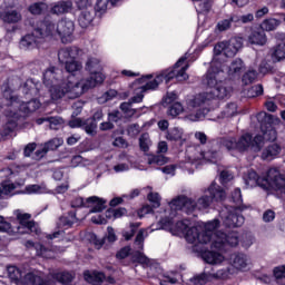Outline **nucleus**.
<instances>
[{"label":"nucleus","mask_w":285,"mask_h":285,"mask_svg":"<svg viewBox=\"0 0 285 285\" xmlns=\"http://www.w3.org/2000/svg\"><path fill=\"white\" fill-rule=\"evenodd\" d=\"M85 68L87 72H89V77L79 79L75 76H69L67 81L62 82V89L51 90L52 101L62 99V97L77 99L81 97V95H85V92H88V90L99 86V83H104L106 76L101 72L102 67L99 57H89Z\"/></svg>","instance_id":"39448f33"},{"label":"nucleus","mask_w":285,"mask_h":285,"mask_svg":"<svg viewBox=\"0 0 285 285\" xmlns=\"http://www.w3.org/2000/svg\"><path fill=\"white\" fill-rule=\"evenodd\" d=\"M137 228H139V223H132L130 225V230L124 232V237L125 239L128 242L129 239H132L134 235H135V230H137Z\"/></svg>","instance_id":"4d7b16f0"},{"label":"nucleus","mask_w":285,"mask_h":285,"mask_svg":"<svg viewBox=\"0 0 285 285\" xmlns=\"http://www.w3.org/2000/svg\"><path fill=\"white\" fill-rule=\"evenodd\" d=\"M49 127L51 130H57L59 127L63 126V118L57 117H48Z\"/></svg>","instance_id":"603ef678"},{"label":"nucleus","mask_w":285,"mask_h":285,"mask_svg":"<svg viewBox=\"0 0 285 285\" xmlns=\"http://www.w3.org/2000/svg\"><path fill=\"white\" fill-rule=\"evenodd\" d=\"M243 179L248 188L259 186L264 190H273L279 199H285V176L277 168L268 169L266 177H259L257 171L248 169Z\"/></svg>","instance_id":"1a4fd4ad"},{"label":"nucleus","mask_w":285,"mask_h":285,"mask_svg":"<svg viewBox=\"0 0 285 285\" xmlns=\"http://www.w3.org/2000/svg\"><path fill=\"white\" fill-rule=\"evenodd\" d=\"M76 6L81 10L78 18L79 26L81 28H89L95 19V10L92 9V3L88 0H76Z\"/></svg>","instance_id":"f3484780"},{"label":"nucleus","mask_w":285,"mask_h":285,"mask_svg":"<svg viewBox=\"0 0 285 285\" xmlns=\"http://www.w3.org/2000/svg\"><path fill=\"white\" fill-rule=\"evenodd\" d=\"M7 271L9 273L10 279H13V282H17L18 284L21 282V271L19 268L9 266Z\"/></svg>","instance_id":"3c124183"},{"label":"nucleus","mask_w":285,"mask_h":285,"mask_svg":"<svg viewBox=\"0 0 285 285\" xmlns=\"http://www.w3.org/2000/svg\"><path fill=\"white\" fill-rule=\"evenodd\" d=\"M72 10V1H59L52 8V14H66Z\"/></svg>","instance_id":"c756f323"},{"label":"nucleus","mask_w":285,"mask_h":285,"mask_svg":"<svg viewBox=\"0 0 285 285\" xmlns=\"http://www.w3.org/2000/svg\"><path fill=\"white\" fill-rule=\"evenodd\" d=\"M232 199L234 204L238 206L239 210H244L246 206L242 205V189L236 188L232 194Z\"/></svg>","instance_id":"8fccbe9b"},{"label":"nucleus","mask_w":285,"mask_h":285,"mask_svg":"<svg viewBox=\"0 0 285 285\" xmlns=\"http://www.w3.org/2000/svg\"><path fill=\"white\" fill-rule=\"evenodd\" d=\"M150 204H153L154 208H159L161 206V196L158 193H149L147 196Z\"/></svg>","instance_id":"864d4df0"},{"label":"nucleus","mask_w":285,"mask_h":285,"mask_svg":"<svg viewBox=\"0 0 285 285\" xmlns=\"http://www.w3.org/2000/svg\"><path fill=\"white\" fill-rule=\"evenodd\" d=\"M140 127L139 125H130L127 129V132L129 135V137H137V135H139L140 132Z\"/></svg>","instance_id":"0e129e2a"},{"label":"nucleus","mask_w":285,"mask_h":285,"mask_svg":"<svg viewBox=\"0 0 285 285\" xmlns=\"http://www.w3.org/2000/svg\"><path fill=\"white\" fill-rule=\"evenodd\" d=\"M223 70H224V76L218 80V83H223L225 88H230V92H233V87L226 86V83L222 81V79H224L226 75L229 77V79H239V77L242 76V70H244V60L236 58L230 62V65L226 69H224V63H223Z\"/></svg>","instance_id":"a211bd4d"},{"label":"nucleus","mask_w":285,"mask_h":285,"mask_svg":"<svg viewBox=\"0 0 285 285\" xmlns=\"http://www.w3.org/2000/svg\"><path fill=\"white\" fill-rule=\"evenodd\" d=\"M259 73H257V70L253 68H248L243 77H242V83L244 86H250V83H254V81H257V77Z\"/></svg>","instance_id":"e433bc0d"},{"label":"nucleus","mask_w":285,"mask_h":285,"mask_svg":"<svg viewBox=\"0 0 285 285\" xmlns=\"http://www.w3.org/2000/svg\"><path fill=\"white\" fill-rule=\"evenodd\" d=\"M224 199H226V190L217 183H212L197 202L184 195L177 196L168 204L167 208L155 212V217L163 230H168L176 237H185L186 242L191 244L194 248L210 244V247L216 250L206 252L203 254V259L207 264L217 266L224 264L227 259L226 252H224L226 247L230 246L233 248L239 244V234L237 232H230L229 234L217 232L219 219L190 227V220H177V217L181 212L190 215L195 210H206V208H210L213 202H224Z\"/></svg>","instance_id":"f257e3e1"},{"label":"nucleus","mask_w":285,"mask_h":285,"mask_svg":"<svg viewBox=\"0 0 285 285\" xmlns=\"http://www.w3.org/2000/svg\"><path fill=\"white\" fill-rule=\"evenodd\" d=\"M83 275H85L86 282L94 285H99L101 284V282L106 279V275H104V273H100V272H92V273L85 272Z\"/></svg>","instance_id":"72a5a7b5"},{"label":"nucleus","mask_w":285,"mask_h":285,"mask_svg":"<svg viewBox=\"0 0 285 285\" xmlns=\"http://www.w3.org/2000/svg\"><path fill=\"white\" fill-rule=\"evenodd\" d=\"M160 170L165 175H169L170 177H175V170H177V165H167V166L163 167Z\"/></svg>","instance_id":"680f3d73"},{"label":"nucleus","mask_w":285,"mask_h":285,"mask_svg":"<svg viewBox=\"0 0 285 285\" xmlns=\"http://www.w3.org/2000/svg\"><path fill=\"white\" fill-rule=\"evenodd\" d=\"M101 119H104V111L101 109H97L92 118H88L86 120L81 118H72L69 121V126L70 128H82L87 135L95 137V135H97V121H101Z\"/></svg>","instance_id":"2eb2a0df"},{"label":"nucleus","mask_w":285,"mask_h":285,"mask_svg":"<svg viewBox=\"0 0 285 285\" xmlns=\"http://www.w3.org/2000/svg\"><path fill=\"white\" fill-rule=\"evenodd\" d=\"M119 0H88L89 3H94V10L104 14L110 6H115Z\"/></svg>","instance_id":"cd10ccee"},{"label":"nucleus","mask_w":285,"mask_h":285,"mask_svg":"<svg viewBox=\"0 0 285 285\" xmlns=\"http://www.w3.org/2000/svg\"><path fill=\"white\" fill-rule=\"evenodd\" d=\"M228 181H233V174L228 170H223L220 173V184L225 186V184H228Z\"/></svg>","instance_id":"13d9d810"},{"label":"nucleus","mask_w":285,"mask_h":285,"mask_svg":"<svg viewBox=\"0 0 285 285\" xmlns=\"http://www.w3.org/2000/svg\"><path fill=\"white\" fill-rule=\"evenodd\" d=\"M244 46V39L240 37H234L229 40H224L215 45L214 57L208 69L204 83L208 88H214L216 97L218 99H228L230 97V88L224 86L218 80L224 78V63L228 58L235 57L242 47Z\"/></svg>","instance_id":"7ed1b4c3"},{"label":"nucleus","mask_w":285,"mask_h":285,"mask_svg":"<svg viewBox=\"0 0 285 285\" xmlns=\"http://www.w3.org/2000/svg\"><path fill=\"white\" fill-rule=\"evenodd\" d=\"M179 274H174L173 276L166 275L164 276V279L160 281V285H170V284H177Z\"/></svg>","instance_id":"6e6d98bb"},{"label":"nucleus","mask_w":285,"mask_h":285,"mask_svg":"<svg viewBox=\"0 0 285 285\" xmlns=\"http://www.w3.org/2000/svg\"><path fill=\"white\" fill-rule=\"evenodd\" d=\"M247 41L252 46H266V33L264 31L252 30L247 36Z\"/></svg>","instance_id":"a878e982"},{"label":"nucleus","mask_w":285,"mask_h":285,"mask_svg":"<svg viewBox=\"0 0 285 285\" xmlns=\"http://www.w3.org/2000/svg\"><path fill=\"white\" fill-rule=\"evenodd\" d=\"M85 161L86 160L83 159V157H81V156H73L71 158V167L72 168H77V166H86Z\"/></svg>","instance_id":"e2e57ef3"},{"label":"nucleus","mask_w":285,"mask_h":285,"mask_svg":"<svg viewBox=\"0 0 285 285\" xmlns=\"http://www.w3.org/2000/svg\"><path fill=\"white\" fill-rule=\"evenodd\" d=\"M22 88L24 95L37 96L39 95V88H41V83L36 82L35 79H28Z\"/></svg>","instance_id":"473e14b6"},{"label":"nucleus","mask_w":285,"mask_h":285,"mask_svg":"<svg viewBox=\"0 0 285 285\" xmlns=\"http://www.w3.org/2000/svg\"><path fill=\"white\" fill-rule=\"evenodd\" d=\"M257 120L261 124L262 135H257L255 138L250 134H245L240 136L237 140L235 137H224L219 140V144L223 148H226L228 153L233 150H238V153H246L248 148L254 150V153H259L264 148L266 141H275L277 139V130L273 127V124H279V118L273 117L265 111H261L257 115Z\"/></svg>","instance_id":"20e7f679"},{"label":"nucleus","mask_w":285,"mask_h":285,"mask_svg":"<svg viewBox=\"0 0 285 285\" xmlns=\"http://www.w3.org/2000/svg\"><path fill=\"white\" fill-rule=\"evenodd\" d=\"M223 226L226 228H237L244 224V217L237 213V207H224L219 212Z\"/></svg>","instance_id":"dca6fc26"},{"label":"nucleus","mask_w":285,"mask_h":285,"mask_svg":"<svg viewBox=\"0 0 285 285\" xmlns=\"http://www.w3.org/2000/svg\"><path fill=\"white\" fill-rule=\"evenodd\" d=\"M26 246L27 248H35L37 255H39V257H45V259H52L55 253L59 250L57 247L48 249L43 244H35L32 240H27Z\"/></svg>","instance_id":"4be33fe9"},{"label":"nucleus","mask_w":285,"mask_h":285,"mask_svg":"<svg viewBox=\"0 0 285 285\" xmlns=\"http://www.w3.org/2000/svg\"><path fill=\"white\" fill-rule=\"evenodd\" d=\"M190 55L185 53L173 68L163 70L159 73H156V76L146 75L136 79L130 85V88L134 91V97H131L128 102H122L120 105V110L126 114L130 112L132 104H141L144 101V94L148 92V90H157L164 81L165 83H170L173 79L186 81V79H188L186 70L190 68Z\"/></svg>","instance_id":"f03ea898"},{"label":"nucleus","mask_w":285,"mask_h":285,"mask_svg":"<svg viewBox=\"0 0 285 285\" xmlns=\"http://www.w3.org/2000/svg\"><path fill=\"white\" fill-rule=\"evenodd\" d=\"M117 90H108L101 97L98 98V104H107V101H112V99L117 98Z\"/></svg>","instance_id":"49530a36"},{"label":"nucleus","mask_w":285,"mask_h":285,"mask_svg":"<svg viewBox=\"0 0 285 285\" xmlns=\"http://www.w3.org/2000/svg\"><path fill=\"white\" fill-rule=\"evenodd\" d=\"M273 61H282L285 59V43L276 46L274 52L272 53Z\"/></svg>","instance_id":"37998d69"},{"label":"nucleus","mask_w":285,"mask_h":285,"mask_svg":"<svg viewBox=\"0 0 285 285\" xmlns=\"http://www.w3.org/2000/svg\"><path fill=\"white\" fill-rule=\"evenodd\" d=\"M255 244V236L253 234H245L242 239V246L244 248H250Z\"/></svg>","instance_id":"5fc2aeb1"},{"label":"nucleus","mask_w":285,"mask_h":285,"mask_svg":"<svg viewBox=\"0 0 285 285\" xmlns=\"http://www.w3.org/2000/svg\"><path fill=\"white\" fill-rule=\"evenodd\" d=\"M49 277H51L55 282H60V284H70L75 276L70 272H52L49 274Z\"/></svg>","instance_id":"7c9ffc66"},{"label":"nucleus","mask_w":285,"mask_h":285,"mask_svg":"<svg viewBox=\"0 0 285 285\" xmlns=\"http://www.w3.org/2000/svg\"><path fill=\"white\" fill-rule=\"evenodd\" d=\"M0 19L6 23H18V21H21V13L7 9L4 12H0Z\"/></svg>","instance_id":"2f4dec72"},{"label":"nucleus","mask_w":285,"mask_h":285,"mask_svg":"<svg viewBox=\"0 0 285 285\" xmlns=\"http://www.w3.org/2000/svg\"><path fill=\"white\" fill-rule=\"evenodd\" d=\"M85 208H91L90 213H101V210H106V199L90 196L86 199Z\"/></svg>","instance_id":"b1692460"},{"label":"nucleus","mask_w":285,"mask_h":285,"mask_svg":"<svg viewBox=\"0 0 285 285\" xmlns=\"http://www.w3.org/2000/svg\"><path fill=\"white\" fill-rule=\"evenodd\" d=\"M279 153H282V147H279V145L277 144H272L266 147V149L263 151L262 157L263 159H275V157H277Z\"/></svg>","instance_id":"f704fd0d"},{"label":"nucleus","mask_w":285,"mask_h":285,"mask_svg":"<svg viewBox=\"0 0 285 285\" xmlns=\"http://www.w3.org/2000/svg\"><path fill=\"white\" fill-rule=\"evenodd\" d=\"M26 195H43L48 193V187L46 184H40V185H28L24 188Z\"/></svg>","instance_id":"c9c22d12"},{"label":"nucleus","mask_w":285,"mask_h":285,"mask_svg":"<svg viewBox=\"0 0 285 285\" xmlns=\"http://www.w3.org/2000/svg\"><path fill=\"white\" fill-rule=\"evenodd\" d=\"M222 159V153L217 148H212L207 151L202 150L199 145H190L186 149L185 161L179 163V168L188 170L189 174L195 173V168H199L205 161L217 164Z\"/></svg>","instance_id":"9d476101"},{"label":"nucleus","mask_w":285,"mask_h":285,"mask_svg":"<svg viewBox=\"0 0 285 285\" xmlns=\"http://www.w3.org/2000/svg\"><path fill=\"white\" fill-rule=\"evenodd\" d=\"M239 112L237 110V105L235 102L227 104L224 111L222 112L223 117H235Z\"/></svg>","instance_id":"de8ad7c7"},{"label":"nucleus","mask_w":285,"mask_h":285,"mask_svg":"<svg viewBox=\"0 0 285 285\" xmlns=\"http://www.w3.org/2000/svg\"><path fill=\"white\" fill-rule=\"evenodd\" d=\"M63 145V138H53L46 142L45 145H40L39 148L35 153V159H41L46 157L49 150H57L59 146Z\"/></svg>","instance_id":"412c9836"},{"label":"nucleus","mask_w":285,"mask_h":285,"mask_svg":"<svg viewBox=\"0 0 285 285\" xmlns=\"http://www.w3.org/2000/svg\"><path fill=\"white\" fill-rule=\"evenodd\" d=\"M259 95H264V87L262 85H256V86H253L252 88H249L247 90V92L245 94V96L248 98V99H253L255 97H259Z\"/></svg>","instance_id":"c03bdc74"},{"label":"nucleus","mask_w":285,"mask_h":285,"mask_svg":"<svg viewBox=\"0 0 285 285\" xmlns=\"http://www.w3.org/2000/svg\"><path fill=\"white\" fill-rule=\"evenodd\" d=\"M215 99H219L217 91H215L214 88L207 86L205 92L195 96H188L185 99V109L180 102H175L168 108L167 115H169V117H179L181 112H185L189 121H200V119H204L210 111V109L204 106H206L208 101H213Z\"/></svg>","instance_id":"6e6552de"},{"label":"nucleus","mask_w":285,"mask_h":285,"mask_svg":"<svg viewBox=\"0 0 285 285\" xmlns=\"http://www.w3.org/2000/svg\"><path fill=\"white\" fill-rule=\"evenodd\" d=\"M274 277L276 279H284L285 277V265H281L274 268Z\"/></svg>","instance_id":"bf43d9fd"},{"label":"nucleus","mask_w":285,"mask_h":285,"mask_svg":"<svg viewBox=\"0 0 285 285\" xmlns=\"http://www.w3.org/2000/svg\"><path fill=\"white\" fill-rule=\"evenodd\" d=\"M229 262L236 271H248L250 268V257L244 253L232 254Z\"/></svg>","instance_id":"aec40b11"},{"label":"nucleus","mask_w":285,"mask_h":285,"mask_svg":"<svg viewBox=\"0 0 285 285\" xmlns=\"http://www.w3.org/2000/svg\"><path fill=\"white\" fill-rule=\"evenodd\" d=\"M139 146L144 153H148L151 146L150 136L148 134H142L139 138Z\"/></svg>","instance_id":"a18cd8bd"},{"label":"nucleus","mask_w":285,"mask_h":285,"mask_svg":"<svg viewBox=\"0 0 285 285\" xmlns=\"http://www.w3.org/2000/svg\"><path fill=\"white\" fill-rule=\"evenodd\" d=\"M22 285H55V281H43V274L37 269L30 271L21 281Z\"/></svg>","instance_id":"6ab92c4d"},{"label":"nucleus","mask_w":285,"mask_h":285,"mask_svg":"<svg viewBox=\"0 0 285 285\" xmlns=\"http://www.w3.org/2000/svg\"><path fill=\"white\" fill-rule=\"evenodd\" d=\"M275 220V213L273 212V209H267L264 212L263 214V222H265L266 224L274 222Z\"/></svg>","instance_id":"052dcab7"},{"label":"nucleus","mask_w":285,"mask_h":285,"mask_svg":"<svg viewBox=\"0 0 285 285\" xmlns=\"http://www.w3.org/2000/svg\"><path fill=\"white\" fill-rule=\"evenodd\" d=\"M147 161L149 166H153L154 164L156 166H164V164H168V158L164 155H156L149 156Z\"/></svg>","instance_id":"79ce46f5"},{"label":"nucleus","mask_w":285,"mask_h":285,"mask_svg":"<svg viewBox=\"0 0 285 285\" xmlns=\"http://www.w3.org/2000/svg\"><path fill=\"white\" fill-rule=\"evenodd\" d=\"M254 19H255V16H253V13L238 16V23H250Z\"/></svg>","instance_id":"69168bd1"},{"label":"nucleus","mask_w":285,"mask_h":285,"mask_svg":"<svg viewBox=\"0 0 285 285\" xmlns=\"http://www.w3.org/2000/svg\"><path fill=\"white\" fill-rule=\"evenodd\" d=\"M47 9H48L47 3L37 2L29 7V12H31V14H41V12H43V10H47Z\"/></svg>","instance_id":"09e8293b"},{"label":"nucleus","mask_w":285,"mask_h":285,"mask_svg":"<svg viewBox=\"0 0 285 285\" xmlns=\"http://www.w3.org/2000/svg\"><path fill=\"white\" fill-rule=\"evenodd\" d=\"M148 230H150V228L140 229L138 232L136 239L134 242V248H135L134 252L130 253V247L127 246L121 248L117 253L116 257L118 259H126V257L131 255L132 261L137 262L138 264H141L144 268H148L149 266H153V261L148 258L146 254L141 253V250H144V240L146 239V237H148Z\"/></svg>","instance_id":"ddd939ff"},{"label":"nucleus","mask_w":285,"mask_h":285,"mask_svg":"<svg viewBox=\"0 0 285 285\" xmlns=\"http://www.w3.org/2000/svg\"><path fill=\"white\" fill-rule=\"evenodd\" d=\"M77 214L75 212H70L67 216H62L58 220V228H70L72 225L77 224Z\"/></svg>","instance_id":"c85d7f7f"},{"label":"nucleus","mask_w":285,"mask_h":285,"mask_svg":"<svg viewBox=\"0 0 285 285\" xmlns=\"http://www.w3.org/2000/svg\"><path fill=\"white\" fill-rule=\"evenodd\" d=\"M16 217L19 220V226L13 229L10 223H3V225H0V233H18L19 235L36 233L37 235H39V227L36 225L35 222L30 220V214H23L18 210L16 212Z\"/></svg>","instance_id":"4468645a"},{"label":"nucleus","mask_w":285,"mask_h":285,"mask_svg":"<svg viewBox=\"0 0 285 285\" xmlns=\"http://www.w3.org/2000/svg\"><path fill=\"white\" fill-rule=\"evenodd\" d=\"M77 57H79V48L77 47L60 49L58 52V59L60 63H63L65 66L73 59H77Z\"/></svg>","instance_id":"5701e85b"},{"label":"nucleus","mask_w":285,"mask_h":285,"mask_svg":"<svg viewBox=\"0 0 285 285\" xmlns=\"http://www.w3.org/2000/svg\"><path fill=\"white\" fill-rule=\"evenodd\" d=\"M224 273H226L225 269L218 271L216 274H210V273H202L199 275H196L189 279V285H204L210 277H224Z\"/></svg>","instance_id":"393cba45"},{"label":"nucleus","mask_w":285,"mask_h":285,"mask_svg":"<svg viewBox=\"0 0 285 285\" xmlns=\"http://www.w3.org/2000/svg\"><path fill=\"white\" fill-rule=\"evenodd\" d=\"M196 1V8L199 12H210L213 0H193Z\"/></svg>","instance_id":"a19ab883"},{"label":"nucleus","mask_w":285,"mask_h":285,"mask_svg":"<svg viewBox=\"0 0 285 285\" xmlns=\"http://www.w3.org/2000/svg\"><path fill=\"white\" fill-rule=\"evenodd\" d=\"M75 33V22L69 19L60 20L57 26L50 20L43 22H37L33 24L31 33L24 36L20 41V47L31 50L32 48H39L41 43L46 41L47 37L52 39H61L62 43H70L72 41V35Z\"/></svg>","instance_id":"0eeeda50"},{"label":"nucleus","mask_w":285,"mask_h":285,"mask_svg":"<svg viewBox=\"0 0 285 285\" xmlns=\"http://www.w3.org/2000/svg\"><path fill=\"white\" fill-rule=\"evenodd\" d=\"M91 222L94 224H108V220H106V216L101 214H96L91 217Z\"/></svg>","instance_id":"774afa93"},{"label":"nucleus","mask_w":285,"mask_h":285,"mask_svg":"<svg viewBox=\"0 0 285 285\" xmlns=\"http://www.w3.org/2000/svg\"><path fill=\"white\" fill-rule=\"evenodd\" d=\"M132 166V159L130 156L126 154H120L119 155V163L114 166L115 173H126L130 170V167Z\"/></svg>","instance_id":"bb28decb"},{"label":"nucleus","mask_w":285,"mask_h":285,"mask_svg":"<svg viewBox=\"0 0 285 285\" xmlns=\"http://www.w3.org/2000/svg\"><path fill=\"white\" fill-rule=\"evenodd\" d=\"M230 23H239V16H232L230 18L218 21L216 28L219 32H225L230 28Z\"/></svg>","instance_id":"4c0bfd02"},{"label":"nucleus","mask_w":285,"mask_h":285,"mask_svg":"<svg viewBox=\"0 0 285 285\" xmlns=\"http://www.w3.org/2000/svg\"><path fill=\"white\" fill-rule=\"evenodd\" d=\"M73 112L72 117H77L78 115H81V110H83V102L77 101L72 106Z\"/></svg>","instance_id":"338daca9"},{"label":"nucleus","mask_w":285,"mask_h":285,"mask_svg":"<svg viewBox=\"0 0 285 285\" xmlns=\"http://www.w3.org/2000/svg\"><path fill=\"white\" fill-rule=\"evenodd\" d=\"M184 137V129L174 127L167 131L166 139L168 141H179Z\"/></svg>","instance_id":"ea45409f"},{"label":"nucleus","mask_w":285,"mask_h":285,"mask_svg":"<svg viewBox=\"0 0 285 285\" xmlns=\"http://www.w3.org/2000/svg\"><path fill=\"white\" fill-rule=\"evenodd\" d=\"M68 76L63 72V70L55 67H50L43 72V85L48 88L50 92V97L52 99V90H62L63 81H68V77H76L75 72H80L83 66L77 58L71 60L69 63L65 65Z\"/></svg>","instance_id":"9b49d317"},{"label":"nucleus","mask_w":285,"mask_h":285,"mask_svg":"<svg viewBox=\"0 0 285 285\" xmlns=\"http://www.w3.org/2000/svg\"><path fill=\"white\" fill-rule=\"evenodd\" d=\"M26 167H18L16 170L11 168L1 169V179H17V177H19V180L16 183L10 180L2 181L0 185V199H6V197H12L13 195H17V188L26 184Z\"/></svg>","instance_id":"f8f14e48"},{"label":"nucleus","mask_w":285,"mask_h":285,"mask_svg":"<svg viewBox=\"0 0 285 285\" xmlns=\"http://www.w3.org/2000/svg\"><path fill=\"white\" fill-rule=\"evenodd\" d=\"M0 108L6 117V124L2 126L0 139L8 137L11 132L17 130V121L19 117H26L30 112H35L41 108V102L37 99H32L28 102L19 100L14 91L8 86L2 87V98L0 99Z\"/></svg>","instance_id":"423d86ee"},{"label":"nucleus","mask_w":285,"mask_h":285,"mask_svg":"<svg viewBox=\"0 0 285 285\" xmlns=\"http://www.w3.org/2000/svg\"><path fill=\"white\" fill-rule=\"evenodd\" d=\"M278 27H279V20L275 18L265 19L261 23V28L265 30V32H273V30H277Z\"/></svg>","instance_id":"58836bf2"}]
</instances>
